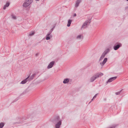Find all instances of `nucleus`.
I'll use <instances>...</instances> for the list:
<instances>
[{"instance_id":"obj_1","label":"nucleus","mask_w":128,"mask_h":128,"mask_svg":"<svg viewBox=\"0 0 128 128\" xmlns=\"http://www.w3.org/2000/svg\"><path fill=\"white\" fill-rule=\"evenodd\" d=\"M103 75V74L102 73H99L94 74L90 78V82H93L96 79Z\"/></svg>"},{"instance_id":"obj_2","label":"nucleus","mask_w":128,"mask_h":128,"mask_svg":"<svg viewBox=\"0 0 128 128\" xmlns=\"http://www.w3.org/2000/svg\"><path fill=\"white\" fill-rule=\"evenodd\" d=\"M54 123H57L59 122H62V120L60 118V116L58 115H56L53 118L52 121Z\"/></svg>"},{"instance_id":"obj_3","label":"nucleus","mask_w":128,"mask_h":128,"mask_svg":"<svg viewBox=\"0 0 128 128\" xmlns=\"http://www.w3.org/2000/svg\"><path fill=\"white\" fill-rule=\"evenodd\" d=\"M39 115L38 114L34 113L30 116L29 118L32 122H34L36 120V118L38 117Z\"/></svg>"},{"instance_id":"obj_4","label":"nucleus","mask_w":128,"mask_h":128,"mask_svg":"<svg viewBox=\"0 0 128 128\" xmlns=\"http://www.w3.org/2000/svg\"><path fill=\"white\" fill-rule=\"evenodd\" d=\"M32 0H26L23 4V6L26 7L29 6L32 3Z\"/></svg>"},{"instance_id":"obj_5","label":"nucleus","mask_w":128,"mask_h":128,"mask_svg":"<svg viewBox=\"0 0 128 128\" xmlns=\"http://www.w3.org/2000/svg\"><path fill=\"white\" fill-rule=\"evenodd\" d=\"M122 46V44L120 43H116L115 44L113 47V48L114 50H117Z\"/></svg>"},{"instance_id":"obj_6","label":"nucleus","mask_w":128,"mask_h":128,"mask_svg":"<svg viewBox=\"0 0 128 128\" xmlns=\"http://www.w3.org/2000/svg\"><path fill=\"white\" fill-rule=\"evenodd\" d=\"M28 118V117H25V116H23L22 117V118L21 119L19 118L18 119V120L19 121V122H18L17 123L18 124H19L20 123L22 124L23 123V122L25 120H26Z\"/></svg>"},{"instance_id":"obj_7","label":"nucleus","mask_w":128,"mask_h":128,"mask_svg":"<svg viewBox=\"0 0 128 128\" xmlns=\"http://www.w3.org/2000/svg\"><path fill=\"white\" fill-rule=\"evenodd\" d=\"M117 78V76H115L110 78L106 82V83L108 84V82H110L116 79Z\"/></svg>"},{"instance_id":"obj_8","label":"nucleus","mask_w":128,"mask_h":128,"mask_svg":"<svg viewBox=\"0 0 128 128\" xmlns=\"http://www.w3.org/2000/svg\"><path fill=\"white\" fill-rule=\"evenodd\" d=\"M54 63L55 62L54 61L50 62L47 68L48 69H50L52 68L54 65Z\"/></svg>"},{"instance_id":"obj_9","label":"nucleus","mask_w":128,"mask_h":128,"mask_svg":"<svg viewBox=\"0 0 128 128\" xmlns=\"http://www.w3.org/2000/svg\"><path fill=\"white\" fill-rule=\"evenodd\" d=\"M62 122H59L57 123H54L55 124V127L56 128H59L60 126L62 124Z\"/></svg>"},{"instance_id":"obj_10","label":"nucleus","mask_w":128,"mask_h":128,"mask_svg":"<svg viewBox=\"0 0 128 128\" xmlns=\"http://www.w3.org/2000/svg\"><path fill=\"white\" fill-rule=\"evenodd\" d=\"M108 59L107 58H105L102 62H100V64L102 66H103L107 61Z\"/></svg>"},{"instance_id":"obj_11","label":"nucleus","mask_w":128,"mask_h":128,"mask_svg":"<svg viewBox=\"0 0 128 128\" xmlns=\"http://www.w3.org/2000/svg\"><path fill=\"white\" fill-rule=\"evenodd\" d=\"M83 36L82 34H80L78 35L76 37L77 39L80 40L82 41L83 39Z\"/></svg>"},{"instance_id":"obj_12","label":"nucleus","mask_w":128,"mask_h":128,"mask_svg":"<svg viewBox=\"0 0 128 128\" xmlns=\"http://www.w3.org/2000/svg\"><path fill=\"white\" fill-rule=\"evenodd\" d=\"M82 0H77L76 1V4L75 5L76 7H78L80 3L81 2Z\"/></svg>"},{"instance_id":"obj_13","label":"nucleus","mask_w":128,"mask_h":128,"mask_svg":"<svg viewBox=\"0 0 128 128\" xmlns=\"http://www.w3.org/2000/svg\"><path fill=\"white\" fill-rule=\"evenodd\" d=\"M29 76H28V77L26 78L25 79L22 81L21 82L20 84H24L26 82H27L28 80V78Z\"/></svg>"},{"instance_id":"obj_14","label":"nucleus","mask_w":128,"mask_h":128,"mask_svg":"<svg viewBox=\"0 0 128 128\" xmlns=\"http://www.w3.org/2000/svg\"><path fill=\"white\" fill-rule=\"evenodd\" d=\"M36 75V74H34L32 75L30 77L29 79L28 78V80L29 81L30 80H32L35 77V76Z\"/></svg>"},{"instance_id":"obj_15","label":"nucleus","mask_w":128,"mask_h":128,"mask_svg":"<svg viewBox=\"0 0 128 128\" xmlns=\"http://www.w3.org/2000/svg\"><path fill=\"white\" fill-rule=\"evenodd\" d=\"M88 24H86L85 22L83 24L81 28L82 29V28H86L87 27Z\"/></svg>"},{"instance_id":"obj_16","label":"nucleus","mask_w":128,"mask_h":128,"mask_svg":"<svg viewBox=\"0 0 128 128\" xmlns=\"http://www.w3.org/2000/svg\"><path fill=\"white\" fill-rule=\"evenodd\" d=\"M10 3L9 2H6V4L4 6L3 8V9L4 10H5L6 9V8L8 7Z\"/></svg>"},{"instance_id":"obj_17","label":"nucleus","mask_w":128,"mask_h":128,"mask_svg":"<svg viewBox=\"0 0 128 128\" xmlns=\"http://www.w3.org/2000/svg\"><path fill=\"white\" fill-rule=\"evenodd\" d=\"M72 20H71L69 19L68 20V23L67 24V26L68 27H69L70 25V24L72 22Z\"/></svg>"},{"instance_id":"obj_18","label":"nucleus","mask_w":128,"mask_h":128,"mask_svg":"<svg viewBox=\"0 0 128 128\" xmlns=\"http://www.w3.org/2000/svg\"><path fill=\"white\" fill-rule=\"evenodd\" d=\"M69 82V80L68 78H66L63 81V83L64 84H66L68 83Z\"/></svg>"},{"instance_id":"obj_19","label":"nucleus","mask_w":128,"mask_h":128,"mask_svg":"<svg viewBox=\"0 0 128 128\" xmlns=\"http://www.w3.org/2000/svg\"><path fill=\"white\" fill-rule=\"evenodd\" d=\"M91 18H89L88 19V20L86 21L85 22L86 24H88V23L89 24H90L91 22Z\"/></svg>"},{"instance_id":"obj_20","label":"nucleus","mask_w":128,"mask_h":128,"mask_svg":"<svg viewBox=\"0 0 128 128\" xmlns=\"http://www.w3.org/2000/svg\"><path fill=\"white\" fill-rule=\"evenodd\" d=\"M110 52V49L108 48L106 49L104 52L106 54Z\"/></svg>"},{"instance_id":"obj_21","label":"nucleus","mask_w":128,"mask_h":128,"mask_svg":"<svg viewBox=\"0 0 128 128\" xmlns=\"http://www.w3.org/2000/svg\"><path fill=\"white\" fill-rule=\"evenodd\" d=\"M4 125V122H1L0 123V128H2Z\"/></svg>"},{"instance_id":"obj_22","label":"nucleus","mask_w":128,"mask_h":128,"mask_svg":"<svg viewBox=\"0 0 128 128\" xmlns=\"http://www.w3.org/2000/svg\"><path fill=\"white\" fill-rule=\"evenodd\" d=\"M35 32L34 31H33L30 32L29 34V36H32L34 34H35Z\"/></svg>"},{"instance_id":"obj_23","label":"nucleus","mask_w":128,"mask_h":128,"mask_svg":"<svg viewBox=\"0 0 128 128\" xmlns=\"http://www.w3.org/2000/svg\"><path fill=\"white\" fill-rule=\"evenodd\" d=\"M122 90H121L120 91L118 92H116L115 93L116 94V95H118L120 94V93L121 92V91H122Z\"/></svg>"},{"instance_id":"obj_24","label":"nucleus","mask_w":128,"mask_h":128,"mask_svg":"<svg viewBox=\"0 0 128 128\" xmlns=\"http://www.w3.org/2000/svg\"><path fill=\"white\" fill-rule=\"evenodd\" d=\"M106 53H104V52L102 54L101 56H102L104 58V57L106 55Z\"/></svg>"},{"instance_id":"obj_25","label":"nucleus","mask_w":128,"mask_h":128,"mask_svg":"<svg viewBox=\"0 0 128 128\" xmlns=\"http://www.w3.org/2000/svg\"><path fill=\"white\" fill-rule=\"evenodd\" d=\"M46 39L47 40H48L50 39V37L49 36H46Z\"/></svg>"},{"instance_id":"obj_26","label":"nucleus","mask_w":128,"mask_h":128,"mask_svg":"<svg viewBox=\"0 0 128 128\" xmlns=\"http://www.w3.org/2000/svg\"><path fill=\"white\" fill-rule=\"evenodd\" d=\"M12 18L14 19H16V16L13 15H12Z\"/></svg>"},{"instance_id":"obj_27","label":"nucleus","mask_w":128,"mask_h":128,"mask_svg":"<svg viewBox=\"0 0 128 128\" xmlns=\"http://www.w3.org/2000/svg\"><path fill=\"white\" fill-rule=\"evenodd\" d=\"M104 58L102 57V56H101L99 59V61H100L101 60H102Z\"/></svg>"},{"instance_id":"obj_28","label":"nucleus","mask_w":128,"mask_h":128,"mask_svg":"<svg viewBox=\"0 0 128 128\" xmlns=\"http://www.w3.org/2000/svg\"><path fill=\"white\" fill-rule=\"evenodd\" d=\"M54 27L52 28L50 30V31L49 32H50V33H52V31H53V30H54Z\"/></svg>"},{"instance_id":"obj_29","label":"nucleus","mask_w":128,"mask_h":128,"mask_svg":"<svg viewBox=\"0 0 128 128\" xmlns=\"http://www.w3.org/2000/svg\"><path fill=\"white\" fill-rule=\"evenodd\" d=\"M98 94H96L94 96V98H96V96L98 95Z\"/></svg>"},{"instance_id":"obj_30","label":"nucleus","mask_w":128,"mask_h":128,"mask_svg":"<svg viewBox=\"0 0 128 128\" xmlns=\"http://www.w3.org/2000/svg\"><path fill=\"white\" fill-rule=\"evenodd\" d=\"M51 33L49 32L48 34L46 36H49Z\"/></svg>"},{"instance_id":"obj_31","label":"nucleus","mask_w":128,"mask_h":128,"mask_svg":"<svg viewBox=\"0 0 128 128\" xmlns=\"http://www.w3.org/2000/svg\"><path fill=\"white\" fill-rule=\"evenodd\" d=\"M95 98H94L93 97V98H92V99L91 100V101H93V100H94V99Z\"/></svg>"},{"instance_id":"obj_32","label":"nucleus","mask_w":128,"mask_h":128,"mask_svg":"<svg viewBox=\"0 0 128 128\" xmlns=\"http://www.w3.org/2000/svg\"><path fill=\"white\" fill-rule=\"evenodd\" d=\"M18 99H16L15 100H14V102H16V101L17 100H18Z\"/></svg>"},{"instance_id":"obj_33","label":"nucleus","mask_w":128,"mask_h":128,"mask_svg":"<svg viewBox=\"0 0 128 128\" xmlns=\"http://www.w3.org/2000/svg\"><path fill=\"white\" fill-rule=\"evenodd\" d=\"M76 16V14H74V16Z\"/></svg>"},{"instance_id":"obj_34","label":"nucleus","mask_w":128,"mask_h":128,"mask_svg":"<svg viewBox=\"0 0 128 128\" xmlns=\"http://www.w3.org/2000/svg\"><path fill=\"white\" fill-rule=\"evenodd\" d=\"M38 54L37 53V54H36V56H38Z\"/></svg>"},{"instance_id":"obj_35","label":"nucleus","mask_w":128,"mask_h":128,"mask_svg":"<svg viewBox=\"0 0 128 128\" xmlns=\"http://www.w3.org/2000/svg\"><path fill=\"white\" fill-rule=\"evenodd\" d=\"M92 101H91L89 103V104L90 103H91V102Z\"/></svg>"},{"instance_id":"obj_36","label":"nucleus","mask_w":128,"mask_h":128,"mask_svg":"<svg viewBox=\"0 0 128 128\" xmlns=\"http://www.w3.org/2000/svg\"><path fill=\"white\" fill-rule=\"evenodd\" d=\"M24 93V92H23V93H22V94H21V95L22 94Z\"/></svg>"},{"instance_id":"obj_37","label":"nucleus","mask_w":128,"mask_h":128,"mask_svg":"<svg viewBox=\"0 0 128 128\" xmlns=\"http://www.w3.org/2000/svg\"><path fill=\"white\" fill-rule=\"evenodd\" d=\"M128 8V7H126V8Z\"/></svg>"},{"instance_id":"obj_38","label":"nucleus","mask_w":128,"mask_h":128,"mask_svg":"<svg viewBox=\"0 0 128 128\" xmlns=\"http://www.w3.org/2000/svg\"><path fill=\"white\" fill-rule=\"evenodd\" d=\"M36 0V1H38V0Z\"/></svg>"},{"instance_id":"obj_39","label":"nucleus","mask_w":128,"mask_h":128,"mask_svg":"<svg viewBox=\"0 0 128 128\" xmlns=\"http://www.w3.org/2000/svg\"><path fill=\"white\" fill-rule=\"evenodd\" d=\"M126 0L128 1V0Z\"/></svg>"},{"instance_id":"obj_40","label":"nucleus","mask_w":128,"mask_h":128,"mask_svg":"<svg viewBox=\"0 0 128 128\" xmlns=\"http://www.w3.org/2000/svg\"><path fill=\"white\" fill-rule=\"evenodd\" d=\"M40 42H38L40 43Z\"/></svg>"}]
</instances>
